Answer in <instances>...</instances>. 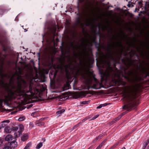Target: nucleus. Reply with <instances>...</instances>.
<instances>
[{"label": "nucleus", "mask_w": 149, "mask_h": 149, "mask_svg": "<svg viewBox=\"0 0 149 149\" xmlns=\"http://www.w3.org/2000/svg\"><path fill=\"white\" fill-rule=\"evenodd\" d=\"M65 110L64 109H62V110H59L58 111H57L56 112V113L58 115V114H61L63 113L64 112Z\"/></svg>", "instance_id": "dca6fc26"}, {"label": "nucleus", "mask_w": 149, "mask_h": 149, "mask_svg": "<svg viewBox=\"0 0 149 149\" xmlns=\"http://www.w3.org/2000/svg\"><path fill=\"white\" fill-rule=\"evenodd\" d=\"M3 40L2 39H0V43H1L2 45V46H3L4 44H3Z\"/></svg>", "instance_id": "7c9ffc66"}, {"label": "nucleus", "mask_w": 149, "mask_h": 149, "mask_svg": "<svg viewBox=\"0 0 149 149\" xmlns=\"http://www.w3.org/2000/svg\"><path fill=\"white\" fill-rule=\"evenodd\" d=\"M74 68H75V66H74Z\"/></svg>", "instance_id": "8fccbe9b"}, {"label": "nucleus", "mask_w": 149, "mask_h": 149, "mask_svg": "<svg viewBox=\"0 0 149 149\" xmlns=\"http://www.w3.org/2000/svg\"><path fill=\"white\" fill-rule=\"evenodd\" d=\"M108 105L107 103H105L103 104H101L99 106L97 107L96 108L97 109H100L102 107L106 106Z\"/></svg>", "instance_id": "4468645a"}, {"label": "nucleus", "mask_w": 149, "mask_h": 149, "mask_svg": "<svg viewBox=\"0 0 149 149\" xmlns=\"http://www.w3.org/2000/svg\"><path fill=\"white\" fill-rule=\"evenodd\" d=\"M81 18V16H79V17L78 18V22H80V19Z\"/></svg>", "instance_id": "72a5a7b5"}, {"label": "nucleus", "mask_w": 149, "mask_h": 149, "mask_svg": "<svg viewBox=\"0 0 149 149\" xmlns=\"http://www.w3.org/2000/svg\"><path fill=\"white\" fill-rule=\"evenodd\" d=\"M74 56L77 57V58H78V55L77 54H74Z\"/></svg>", "instance_id": "f704fd0d"}, {"label": "nucleus", "mask_w": 149, "mask_h": 149, "mask_svg": "<svg viewBox=\"0 0 149 149\" xmlns=\"http://www.w3.org/2000/svg\"><path fill=\"white\" fill-rule=\"evenodd\" d=\"M28 138V134H24L21 137V140L23 141L26 140Z\"/></svg>", "instance_id": "9b49d317"}, {"label": "nucleus", "mask_w": 149, "mask_h": 149, "mask_svg": "<svg viewBox=\"0 0 149 149\" xmlns=\"http://www.w3.org/2000/svg\"><path fill=\"white\" fill-rule=\"evenodd\" d=\"M18 58L17 57V60H18Z\"/></svg>", "instance_id": "49530a36"}, {"label": "nucleus", "mask_w": 149, "mask_h": 149, "mask_svg": "<svg viewBox=\"0 0 149 149\" xmlns=\"http://www.w3.org/2000/svg\"><path fill=\"white\" fill-rule=\"evenodd\" d=\"M4 141V140L3 139H0V146L3 144V143Z\"/></svg>", "instance_id": "5701e85b"}, {"label": "nucleus", "mask_w": 149, "mask_h": 149, "mask_svg": "<svg viewBox=\"0 0 149 149\" xmlns=\"http://www.w3.org/2000/svg\"><path fill=\"white\" fill-rule=\"evenodd\" d=\"M21 60H22V57H21Z\"/></svg>", "instance_id": "c03bdc74"}, {"label": "nucleus", "mask_w": 149, "mask_h": 149, "mask_svg": "<svg viewBox=\"0 0 149 149\" xmlns=\"http://www.w3.org/2000/svg\"><path fill=\"white\" fill-rule=\"evenodd\" d=\"M126 113V112H125L124 113H122V114L120 116H119V118H116L115 119V120L116 121V120H118L120 118H121L123 115L124 114H125Z\"/></svg>", "instance_id": "412c9836"}, {"label": "nucleus", "mask_w": 149, "mask_h": 149, "mask_svg": "<svg viewBox=\"0 0 149 149\" xmlns=\"http://www.w3.org/2000/svg\"><path fill=\"white\" fill-rule=\"evenodd\" d=\"M54 39H53V40H52V41L53 42H54Z\"/></svg>", "instance_id": "79ce46f5"}, {"label": "nucleus", "mask_w": 149, "mask_h": 149, "mask_svg": "<svg viewBox=\"0 0 149 149\" xmlns=\"http://www.w3.org/2000/svg\"><path fill=\"white\" fill-rule=\"evenodd\" d=\"M141 79L142 78L141 77H139L137 75H136L134 77V78L132 83H134L138 81H139L141 80Z\"/></svg>", "instance_id": "39448f33"}, {"label": "nucleus", "mask_w": 149, "mask_h": 149, "mask_svg": "<svg viewBox=\"0 0 149 149\" xmlns=\"http://www.w3.org/2000/svg\"><path fill=\"white\" fill-rule=\"evenodd\" d=\"M30 126L31 127H34V124H33L32 123H30Z\"/></svg>", "instance_id": "c85d7f7f"}, {"label": "nucleus", "mask_w": 149, "mask_h": 149, "mask_svg": "<svg viewBox=\"0 0 149 149\" xmlns=\"http://www.w3.org/2000/svg\"><path fill=\"white\" fill-rule=\"evenodd\" d=\"M88 42H89V43H90V44H91V43H89V42L88 41Z\"/></svg>", "instance_id": "a18cd8bd"}, {"label": "nucleus", "mask_w": 149, "mask_h": 149, "mask_svg": "<svg viewBox=\"0 0 149 149\" xmlns=\"http://www.w3.org/2000/svg\"><path fill=\"white\" fill-rule=\"evenodd\" d=\"M87 45V43H85L84 45H82L83 47L85 49H86V46Z\"/></svg>", "instance_id": "a878e982"}, {"label": "nucleus", "mask_w": 149, "mask_h": 149, "mask_svg": "<svg viewBox=\"0 0 149 149\" xmlns=\"http://www.w3.org/2000/svg\"><path fill=\"white\" fill-rule=\"evenodd\" d=\"M10 146L11 148H14L17 146V143L16 141H14L10 143Z\"/></svg>", "instance_id": "9d476101"}, {"label": "nucleus", "mask_w": 149, "mask_h": 149, "mask_svg": "<svg viewBox=\"0 0 149 149\" xmlns=\"http://www.w3.org/2000/svg\"><path fill=\"white\" fill-rule=\"evenodd\" d=\"M99 116V115L98 114H97V115H95L94 117H93L92 118V119H91V120H94V119H95L97 118Z\"/></svg>", "instance_id": "b1692460"}, {"label": "nucleus", "mask_w": 149, "mask_h": 149, "mask_svg": "<svg viewBox=\"0 0 149 149\" xmlns=\"http://www.w3.org/2000/svg\"><path fill=\"white\" fill-rule=\"evenodd\" d=\"M15 20H18L17 16L15 18Z\"/></svg>", "instance_id": "58836bf2"}, {"label": "nucleus", "mask_w": 149, "mask_h": 149, "mask_svg": "<svg viewBox=\"0 0 149 149\" xmlns=\"http://www.w3.org/2000/svg\"><path fill=\"white\" fill-rule=\"evenodd\" d=\"M102 135H100L98 137L96 138V140H98V139H100L102 137Z\"/></svg>", "instance_id": "bb28decb"}, {"label": "nucleus", "mask_w": 149, "mask_h": 149, "mask_svg": "<svg viewBox=\"0 0 149 149\" xmlns=\"http://www.w3.org/2000/svg\"><path fill=\"white\" fill-rule=\"evenodd\" d=\"M33 106V105L32 104H31L30 105H29V106H28V108H31V107H32Z\"/></svg>", "instance_id": "473e14b6"}, {"label": "nucleus", "mask_w": 149, "mask_h": 149, "mask_svg": "<svg viewBox=\"0 0 149 149\" xmlns=\"http://www.w3.org/2000/svg\"><path fill=\"white\" fill-rule=\"evenodd\" d=\"M146 149H149V144Z\"/></svg>", "instance_id": "ea45409f"}, {"label": "nucleus", "mask_w": 149, "mask_h": 149, "mask_svg": "<svg viewBox=\"0 0 149 149\" xmlns=\"http://www.w3.org/2000/svg\"><path fill=\"white\" fill-rule=\"evenodd\" d=\"M0 76L1 79L0 80V85L4 88L7 91V95H5L3 99H0V105H2L3 102L7 103L11 100L22 98V79L20 81V77H17V81L16 85L14 84L13 80V76L11 78L9 83H5L4 78L7 76V74L3 73V71L1 70Z\"/></svg>", "instance_id": "f257e3e1"}, {"label": "nucleus", "mask_w": 149, "mask_h": 149, "mask_svg": "<svg viewBox=\"0 0 149 149\" xmlns=\"http://www.w3.org/2000/svg\"><path fill=\"white\" fill-rule=\"evenodd\" d=\"M4 131L7 133H9L11 132L12 130L10 127L7 126L5 128Z\"/></svg>", "instance_id": "f8f14e48"}, {"label": "nucleus", "mask_w": 149, "mask_h": 149, "mask_svg": "<svg viewBox=\"0 0 149 149\" xmlns=\"http://www.w3.org/2000/svg\"><path fill=\"white\" fill-rule=\"evenodd\" d=\"M75 72V77L80 76L81 81L85 84L91 85L92 88L95 89H100L101 87V83L96 78H94V81L93 82V75L89 70L83 71L80 67L75 70H73Z\"/></svg>", "instance_id": "20e7f679"}, {"label": "nucleus", "mask_w": 149, "mask_h": 149, "mask_svg": "<svg viewBox=\"0 0 149 149\" xmlns=\"http://www.w3.org/2000/svg\"><path fill=\"white\" fill-rule=\"evenodd\" d=\"M2 127L1 126V125H0V129H1Z\"/></svg>", "instance_id": "a19ab883"}, {"label": "nucleus", "mask_w": 149, "mask_h": 149, "mask_svg": "<svg viewBox=\"0 0 149 149\" xmlns=\"http://www.w3.org/2000/svg\"><path fill=\"white\" fill-rule=\"evenodd\" d=\"M88 119V118H85L84 119L82 120V122H84L86 120Z\"/></svg>", "instance_id": "cd10ccee"}, {"label": "nucleus", "mask_w": 149, "mask_h": 149, "mask_svg": "<svg viewBox=\"0 0 149 149\" xmlns=\"http://www.w3.org/2000/svg\"><path fill=\"white\" fill-rule=\"evenodd\" d=\"M109 47H110L111 46V45L110 44L109 45Z\"/></svg>", "instance_id": "37998d69"}, {"label": "nucleus", "mask_w": 149, "mask_h": 149, "mask_svg": "<svg viewBox=\"0 0 149 149\" xmlns=\"http://www.w3.org/2000/svg\"><path fill=\"white\" fill-rule=\"evenodd\" d=\"M6 57V55H5V57Z\"/></svg>", "instance_id": "de8ad7c7"}, {"label": "nucleus", "mask_w": 149, "mask_h": 149, "mask_svg": "<svg viewBox=\"0 0 149 149\" xmlns=\"http://www.w3.org/2000/svg\"><path fill=\"white\" fill-rule=\"evenodd\" d=\"M82 103L83 104H86V101H84V102H83Z\"/></svg>", "instance_id": "c9c22d12"}, {"label": "nucleus", "mask_w": 149, "mask_h": 149, "mask_svg": "<svg viewBox=\"0 0 149 149\" xmlns=\"http://www.w3.org/2000/svg\"><path fill=\"white\" fill-rule=\"evenodd\" d=\"M18 127H15L13 128V129L15 131H17L18 130Z\"/></svg>", "instance_id": "c756f323"}, {"label": "nucleus", "mask_w": 149, "mask_h": 149, "mask_svg": "<svg viewBox=\"0 0 149 149\" xmlns=\"http://www.w3.org/2000/svg\"><path fill=\"white\" fill-rule=\"evenodd\" d=\"M103 144V143L102 142L97 147L96 149H100V148L102 147Z\"/></svg>", "instance_id": "4be33fe9"}, {"label": "nucleus", "mask_w": 149, "mask_h": 149, "mask_svg": "<svg viewBox=\"0 0 149 149\" xmlns=\"http://www.w3.org/2000/svg\"><path fill=\"white\" fill-rule=\"evenodd\" d=\"M83 63H84V64L85 66L86 65V63L84 61L83 62Z\"/></svg>", "instance_id": "4c0bfd02"}, {"label": "nucleus", "mask_w": 149, "mask_h": 149, "mask_svg": "<svg viewBox=\"0 0 149 149\" xmlns=\"http://www.w3.org/2000/svg\"><path fill=\"white\" fill-rule=\"evenodd\" d=\"M107 53V57L102 62L103 63V65H101L100 67L99 68L102 80L113 78L116 75L113 69L111 67V60L115 62L116 59L111 53L109 48L108 49Z\"/></svg>", "instance_id": "f03ea898"}, {"label": "nucleus", "mask_w": 149, "mask_h": 149, "mask_svg": "<svg viewBox=\"0 0 149 149\" xmlns=\"http://www.w3.org/2000/svg\"><path fill=\"white\" fill-rule=\"evenodd\" d=\"M36 125L38 126H43L44 124V123L43 122H40L37 121L36 123Z\"/></svg>", "instance_id": "ddd939ff"}, {"label": "nucleus", "mask_w": 149, "mask_h": 149, "mask_svg": "<svg viewBox=\"0 0 149 149\" xmlns=\"http://www.w3.org/2000/svg\"><path fill=\"white\" fill-rule=\"evenodd\" d=\"M80 123H78V124H77V125H75V126H74L73 127V129H74L75 128H77V127H78L79 124H80Z\"/></svg>", "instance_id": "393cba45"}, {"label": "nucleus", "mask_w": 149, "mask_h": 149, "mask_svg": "<svg viewBox=\"0 0 149 149\" xmlns=\"http://www.w3.org/2000/svg\"><path fill=\"white\" fill-rule=\"evenodd\" d=\"M148 75L149 76V74H148Z\"/></svg>", "instance_id": "09e8293b"}, {"label": "nucleus", "mask_w": 149, "mask_h": 149, "mask_svg": "<svg viewBox=\"0 0 149 149\" xmlns=\"http://www.w3.org/2000/svg\"><path fill=\"white\" fill-rule=\"evenodd\" d=\"M25 119V118L24 116L21 117H19L18 119V120L19 121H22Z\"/></svg>", "instance_id": "6ab92c4d"}, {"label": "nucleus", "mask_w": 149, "mask_h": 149, "mask_svg": "<svg viewBox=\"0 0 149 149\" xmlns=\"http://www.w3.org/2000/svg\"><path fill=\"white\" fill-rule=\"evenodd\" d=\"M3 149H11L10 143L7 142L5 143Z\"/></svg>", "instance_id": "1a4fd4ad"}, {"label": "nucleus", "mask_w": 149, "mask_h": 149, "mask_svg": "<svg viewBox=\"0 0 149 149\" xmlns=\"http://www.w3.org/2000/svg\"><path fill=\"white\" fill-rule=\"evenodd\" d=\"M10 121L9 120H4L2 121L1 123H0V125H1V126L3 128L5 127L6 125H7V124L5 123H8Z\"/></svg>", "instance_id": "423d86ee"}, {"label": "nucleus", "mask_w": 149, "mask_h": 149, "mask_svg": "<svg viewBox=\"0 0 149 149\" xmlns=\"http://www.w3.org/2000/svg\"><path fill=\"white\" fill-rule=\"evenodd\" d=\"M35 113H36V112H33V113H32L31 114V116H33V117H34L35 116H34V114H35Z\"/></svg>", "instance_id": "2f4dec72"}, {"label": "nucleus", "mask_w": 149, "mask_h": 149, "mask_svg": "<svg viewBox=\"0 0 149 149\" xmlns=\"http://www.w3.org/2000/svg\"><path fill=\"white\" fill-rule=\"evenodd\" d=\"M31 146V143H29L25 146L24 149H29L30 147Z\"/></svg>", "instance_id": "f3484780"}, {"label": "nucleus", "mask_w": 149, "mask_h": 149, "mask_svg": "<svg viewBox=\"0 0 149 149\" xmlns=\"http://www.w3.org/2000/svg\"><path fill=\"white\" fill-rule=\"evenodd\" d=\"M90 59H90V58H88V63L89 64H90Z\"/></svg>", "instance_id": "e433bc0d"}, {"label": "nucleus", "mask_w": 149, "mask_h": 149, "mask_svg": "<svg viewBox=\"0 0 149 149\" xmlns=\"http://www.w3.org/2000/svg\"><path fill=\"white\" fill-rule=\"evenodd\" d=\"M42 146V143L40 142L36 146V148L37 149H40Z\"/></svg>", "instance_id": "2eb2a0df"}, {"label": "nucleus", "mask_w": 149, "mask_h": 149, "mask_svg": "<svg viewBox=\"0 0 149 149\" xmlns=\"http://www.w3.org/2000/svg\"><path fill=\"white\" fill-rule=\"evenodd\" d=\"M137 85L136 83L135 85H132L126 86L127 94L125 95L123 97L125 104L123 108L124 109H127L128 111L135 108L139 104L136 97L137 91L136 86Z\"/></svg>", "instance_id": "7ed1b4c3"}, {"label": "nucleus", "mask_w": 149, "mask_h": 149, "mask_svg": "<svg viewBox=\"0 0 149 149\" xmlns=\"http://www.w3.org/2000/svg\"><path fill=\"white\" fill-rule=\"evenodd\" d=\"M149 143V137L147 139L146 141L143 143L142 149H145Z\"/></svg>", "instance_id": "0eeeda50"}, {"label": "nucleus", "mask_w": 149, "mask_h": 149, "mask_svg": "<svg viewBox=\"0 0 149 149\" xmlns=\"http://www.w3.org/2000/svg\"><path fill=\"white\" fill-rule=\"evenodd\" d=\"M68 66L66 65H64V68H63L62 66H60V68L61 69V71L62 70H63L64 69H65V70H66L67 67Z\"/></svg>", "instance_id": "aec40b11"}, {"label": "nucleus", "mask_w": 149, "mask_h": 149, "mask_svg": "<svg viewBox=\"0 0 149 149\" xmlns=\"http://www.w3.org/2000/svg\"><path fill=\"white\" fill-rule=\"evenodd\" d=\"M19 128L20 129V131H22L23 130L24 127L22 125H20L19 126Z\"/></svg>", "instance_id": "a211bd4d"}, {"label": "nucleus", "mask_w": 149, "mask_h": 149, "mask_svg": "<svg viewBox=\"0 0 149 149\" xmlns=\"http://www.w3.org/2000/svg\"><path fill=\"white\" fill-rule=\"evenodd\" d=\"M5 139V141H11L12 139V135L10 134H8L6 136Z\"/></svg>", "instance_id": "6e6552de"}]
</instances>
